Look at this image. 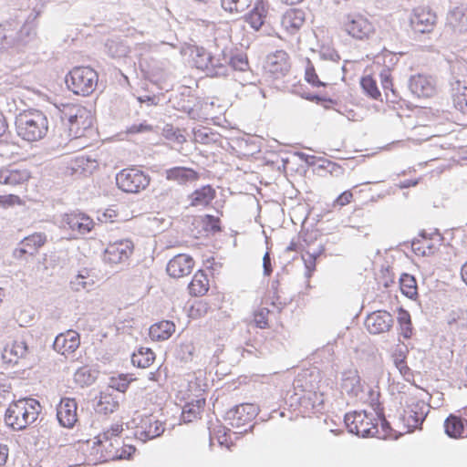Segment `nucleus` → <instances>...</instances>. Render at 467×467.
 Listing matches in <instances>:
<instances>
[{"label": "nucleus", "instance_id": "a211bd4d", "mask_svg": "<svg viewBox=\"0 0 467 467\" xmlns=\"http://www.w3.org/2000/svg\"><path fill=\"white\" fill-rule=\"evenodd\" d=\"M32 178L31 171L22 166H5L0 168V184L10 187L26 185Z\"/></svg>", "mask_w": 467, "mask_h": 467}, {"label": "nucleus", "instance_id": "3c124183", "mask_svg": "<svg viewBox=\"0 0 467 467\" xmlns=\"http://www.w3.org/2000/svg\"><path fill=\"white\" fill-rule=\"evenodd\" d=\"M72 287L75 290L86 289L94 285V280L90 278V275L88 270L78 274L70 282Z\"/></svg>", "mask_w": 467, "mask_h": 467}, {"label": "nucleus", "instance_id": "c03bdc74", "mask_svg": "<svg viewBox=\"0 0 467 467\" xmlns=\"http://www.w3.org/2000/svg\"><path fill=\"white\" fill-rule=\"evenodd\" d=\"M135 379L130 374H119L110 378L109 387L124 393L129 389L130 384Z\"/></svg>", "mask_w": 467, "mask_h": 467}, {"label": "nucleus", "instance_id": "4c0bfd02", "mask_svg": "<svg viewBox=\"0 0 467 467\" xmlns=\"http://www.w3.org/2000/svg\"><path fill=\"white\" fill-rule=\"evenodd\" d=\"M156 357L149 348H140L131 357L132 364L138 368H147L150 367Z\"/></svg>", "mask_w": 467, "mask_h": 467}, {"label": "nucleus", "instance_id": "680f3d73", "mask_svg": "<svg viewBox=\"0 0 467 467\" xmlns=\"http://www.w3.org/2000/svg\"><path fill=\"white\" fill-rule=\"evenodd\" d=\"M397 368L400 370V374L404 378V379L408 382L407 384H414L412 381L414 379V375L412 370L408 367L406 361L397 365Z\"/></svg>", "mask_w": 467, "mask_h": 467}, {"label": "nucleus", "instance_id": "ea45409f", "mask_svg": "<svg viewBox=\"0 0 467 467\" xmlns=\"http://www.w3.org/2000/svg\"><path fill=\"white\" fill-rule=\"evenodd\" d=\"M452 101L454 107L462 113L467 112V86L456 81L452 88Z\"/></svg>", "mask_w": 467, "mask_h": 467}, {"label": "nucleus", "instance_id": "2f4dec72", "mask_svg": "<svg viewBox=\"0 0 467 467\" xmlns=\"http://www.w3.org/2000/svg\"><path fill=\"white\" fill-rule=\"evenodd\" d=\"M439 242V238L428 237L426 234H421L412 241L411 249L418 256H430L437 250Z\"/></svg>", "mask_w": 467, "mask_h": 467}, {"label": "nucleus", "instance_id": "f3484780", "mask_svg": "<svg viewBox=\"0 0 467 467\" xmlns=\"http://www.w3.org/2000/svg\"><path fill=\"white\" fill-rule=\"evenodd\" d=\"M443 427L450 438H467V406L451 413L445 419Z\"/></svg>", "mask_w": 467, "mask_h": 467}, {"label": "nucleus", "instance_id": "412c9836", "mask_svg": "<svg viewBox=\"0 0 467 467\" xmlns=\"http://www.w3.org/2000/svg\"><path fill=\"white\" fill-rule=\"evenodd\" d=\"M264 68L273 78L283 77L290 69L289 56L285 51L278 50L267 57Z\"/></svg>", "mask_w": 467, "mask_h": 467}, {"label": "nucleus", "instance_id": "338daca9", "mask_svg": "<svg viewBox=\"0 0 467 467\" xmlns=\"http://www.w3.org/2000/svg\"><path fill=\"white\" fill-rule=\"evenodd\" d=\"M8 458V448L6 446L0 445V467H4Z\"/></svg>", "mask_w": 467, "mask_h": 467}, {"label": "nucleus", "instance_id": "c85d7f7f", "mask_svg": "<svg viewBox=\"0 0 467 467\" xmlns=\"http://www.w3.org/2000/svg\"><path fill=\"white\" fill-rule=\"evenodd\" d=\"M27 352L28 347L26 340L23 337H19L5 348L3 358L6 362L16 364L19 359L26 358Z\"/></svg>", "mask_w": 467, "mask_h": 467}, {"label": "nucleus", "instance_id": "6e6552de", "mask_svg": "<svg viewBox=\"0 0 467 467\" xmlns=\"http://www.w3.org/2000/svg\"><path fill=\"white\" fill-rule=\"evenodd\" d=\"M180 53L187 58L192 67L210 75H218L224 67L220 59L215 58L202 46L185 43L182 46Z\"/></svg>", "mask_w": 467, "mask_h": 467}, {"label": "nucleus", "instance_id": "6e6d98bb", "mask_svg": "<svg viewBox=\"0 0 467 467\" xmlns=\"http://www.w3.org/2000/svg\"><path fill=\"white\" fill-rule=\"evenodd\" d=\"M24 201L16 194L0 195V209H9L15 206L24 205Z\"/></svg>", "mask_w": 467, "mask_h": 467}, {"label": "nucleus", "instance_id": "39448f33", "mask_svg": "<svg viewBox=\"0 0 467 467\" xmlns=\"http://www.w3.org/2000/svg\"><path fill=\"white\" fill-rule=\"evenodd\" d=\"M370 404L377 417L363 411L347 413L345 423L349 432L360 437H373L378 433V422L383 416V408L379 400V392L370 391Z\"/></svg>", "mask_w": 467, "mask_h": 467}, {"label": "nucleus", "instance_id": "4be33fe9", "mask_svg": "<svg viewBox=\"0 0 467 467\" xmlns=\"http://www.w3.org/2000/svg\"><path fill=\"white\" fill-rule=\"evenodd\" d=\"M47 241L46 234L40 232L33 233L20 242L19 246L14 251V255L19 259H22L26 254L35 255L46 244Z\"/></svg>", "mask_w": 467, "mask_h": 467}, {"label": "nucleus", "instance_id": "f03ea898", "mask_svg": "<svg viewBox=\"0 0 467 467\" xmlns=\"http://www.w3.org/2000/svg\"><path fill=\"white\" fill-rule=\"evenodd\" d=\"M123 422H116L100 431L93 441L92 450L102 462L130 460L136 452V447L122 440Z\"/></svg>", "mask_w": 467, "mask_h": 467}, {"label": "nucleus", "instance_id": "69168bd1", "mask_svg": "<svg viewBox=\"0 0 467 467\" xmlns=\"http://www.w3.org/2000/svg\"><path fill=\"white\" fill-rule=\"evenodd\" d=\"M202 312H206V306L201 302L197 303L195 306H192L190 309V316L192 317H197L202 315Z\"/></svg>", "mask_w": 467, "mask_h": 467}, {"label": "nucleus", "instance_id": "5701e85b", "mask_svg": "<svg viewBox=\"0 0 467 467\" xmlns=\"http://www.w3.org/2000/svg\"><path fill=\"white\" fill-rule=\"evenodd\" d=\"M193 258L185 254H179L173 256L167 264V274L175 279L189 275L194 267Z\"/></svg>", "mask_w": 467, "mask_h": 467}, {"label": "nucleus", "instance_id": "5fc2aeb1", "mask_svg": "<svg viewBox=\"0 0 467 467\" xmlns=\"http://www.w3.org/2000/svg\"><path fill=\"white\" fill-rule=\"evenodd\" d=\"M229 64L234 70L239 71H245L249 67L248 58L244 53L234 54L230 57Z\"/></svg>", "mask_w": 467, "mask_h": 467}, {"label": "nucleus", "instance_id": "473e14b6", "mask_svg": "<svg viewBox=\"0 0 467 467\" xmlns=\"http://www.w3.org/2000/svg\"><path fill=\"white\" fill-rule=\"evenodd\" d=\"M210 289V280L203 270H198L188 285L189 294L192 296H203Z\"/></svg>", "mask_w": 467, "mask_h": 467}, {"label": "nucleus", "instance_id": "49530a36", "mask_svg": "<svg viewBox=\"0 0 467 467\" xmlns=\"http://www.w3.org/2000/svg\"><path fill=\"white\" fill-rule=\"evenodd\" d=\"M213 439L216 440L221 446H224L228 450L234 446V442L232 439V431L225 427H218L213 432Z\"/></svg>", "mask_w": 467, "mask_h": 467}, {"label": "nucleus", "instance_id": "774afa93", "mask_svg": "<svg viewBox=\"0 0 467 467\" xmlns=\"http://www.w3.org/2000/svg\"><path fill=\"white\" fill-rule=\"evenodd\" d=\"M207 138V133L204 130H198L194 131V140L198 142L204 143V139Z\"/></svg>", "mask_w": 467, "mask_h": 467}, {"label": "nucleus", "instance_id": "79ce46f5", "mask_svg": "<svg viewBox=\"0 0 467 467\" xmlns=\"http://www.w3.org/2000/svg\"><path fill=\"white\" fill-rule=\"evenodd\" d=\"M360 384V377L357 369H348L342 373L341 388L348 392L354 391L358 389Z\"/></svg>", "mask_w": 467, "mask_h": 467}, {"label": "nucleus", "instance_id": "e433bc0d", "mask_svg": "<svg viewBox=\"0 0 467 467\" xmlns=\"http://www.w3.org/2000/svg\"><path fill=\"white\" fill-rule=\"evenodd\" d=\"M400 289L402 295L410 299H417L418 284L416 278L409 274H402L400 277Z\"/></svg>", "mask_w": 467, "mask_h": 467}, {"label": "nucleus", "instance_id": "864d4df0", "mask_svg": "<svg viewBox=\"0 0 467 467\" xmlns=\"http://www.w3.org/2000/svg\"><path fill=\"white\" fill-rule=\"evenodd\" d=\"M270 311L266 307H262L254 311L252 323L258 328L265 329L268 327V316Z\"/></svg>", "mask_w": 467, "mask_h": 467}, {"label": "nucleus", "instance_id": "4d7b16f0", "mask_svg": "<svg viewBox=\"0 0 467 467\" xmlns=\"http://www.w3.org/2000/svg\"><path fill=\"white\" fill-rule=\"evenodd\" d=\"M163 135L167 140H170L178 144H182L186 141V137L181 130L174 129L171 125H167L163 129Z\"/></svg>", "mask_w": 467, "mask_h": 467}, {"label": "nucleus", "instance_id": "8fccbe9b", "mask_svg": "<svg viewBox=\"0 0 467 467\" xmlns=\"http://www.w3.org/2000/svg\"><path fill=\"white\" fill-rule=\"evenodd\" d=\"M305 80L314 88L327 87V83L321 81L317 74L314 65L311 61L307 60V65L305 70Z\"/></svg>", "mask_w": 467, "mask_h": 467}, {"label": "nucleus", "instance_id": "603ef678", "mask_svg": "<svg viewBox=\"0 0 467 467\" xmlns=\"http://www.w3.org/2000/svg\"><path fill=\"white\" fill-rule=\"evenodd\" d=\"M94 378L87 367L79 368L74 374V381L81 387L90 385Z\"/></svg>", "mask_w": 467, "mask_h": 467}, {"label": "nucleus", "instance_id": "7ed1b4c3", "mask_svg": "<svg viewBox=\"0 0 467 467\" xmlns=\"http://www.w3.org/2000/svg\"><path fill=\"white\" fill-rule=\"evenodd\" d=\"M175 400L182 405L181 420L184 423H191L202 419L206 407V394L197 379L182 384L175 394Z\"/></svg>", "mask_w": 467, "mask_h": 467}, {"label": "nucleus", "instance_id": "dca6fc26", "mask_svg": "<svg viewBox=\"0 0 467 467\" xmlns=\"http://www.w3.org/2000/svg\"><path fill=\"white\" fill-rule=\"evenodd\" d=\"M437 16L430 8L419 6L413 9L410 25L415 33H431L436 25Z\"/></svg>", "mask_w": 467, "mask_h": 467}, {"label": "nucleus", "instance_id": "bb28decb", "mask_svg": "<svg viewBox=\"0 0 467 467\" xmlns=\"http://www.w3.org/2000/svg\"><path fill=\"white\" fill-rule=\"evenodd\" d=\"M99 162L97 160L88 156L79 155L72 158L67 166L70 174L87 175L91 174L98 170Z\"/></svg>", "mask_w": 467, "mask_h": 467}, {"label": "nucleus", "instance_id": "37998d69", "mask_svg": "<svg viewBox=\"0 0 467 467\" xmlns=\"http://www.w3.org/2000/svg\"><path fill=\"white\" fill-rule=\"evenodd\" d=\"M360 85L363 91L373 99H379L381 97V93L378 88L376 79L370 76L367 75L361 78Z\"/></svg>", "mask_w": 467, "mask_h": 467}, {"label": "nucleus", "instance_id": "a19ab883", "mask_svg": "<svg viewBox=\"0 0 467 467\" xmlns=\"http://www.w3.org/2000/svg\"><path fill=\"white\" fill-rule=\"evenodd\" d=\"M119 404L117 398L107 391L100 394L97 404V410L99 413L108 414L118 410Z\"/></svg>", "mask_w": 467, "mask_h": 467}, {"label": "nucleus", "instance_id": "c756f323", "mask_svg": "<svg viewBox=\"0 0 467 467\" xmlns=\"http://www.w3.org/2000/svg\"><path fill=\"white\" fill-rule=\"evenodd\" d=\"M216 197V191L211 185H203L189 195L190 206L208 207Z\"/></svg>", "mask_w": 467, "mask_h": 467}, {"label": "nucleus", "instance_id": "72a5a7b5", "mask_svg": "<svg viewBox=\"0 0 467 467\" xmlns=\"http://www.w3.org/2000/svg\"><path fill=\"white\" fill-rule=\"evenodd\" d=\"M448 26L458 33L467 31V7L457 6L448 16Z\"/></svg>", "mask_w": 467, "mask_h": 467}, {"label": "nucleus", "instance_id": "09e8293b", "mask_svg": "<svg viewBox=\"0 0 467 467\" xmlns=\"http://www.w3.org/2000/svg\"><path fill=\"white\" fill-rule=\"evenodd\" d=\"M202 229L206 233L215 234L221 232V220L219 217L205 214L201 217Z\"/></svg>", "mask_w": 467, "mask_h": 467}, {"label": "nucleus", "instance_id": "423d86ee", "mask_svg": "<svg viewBox=\"0 0 467 467\" xmlns=\"http://www.w3.org/2000/svg\"><path fill=\"white\" fill-rule=\"evenodd\" d=\"M41 410L40 402L34 398L13 400L5 413V424L15 431L26 430L36 421Z\"/></svg>", "mask_w": 467, "mask_h": 467}, {"label": "nucleus", "instance_id": "6ab92c4d", "mask_svg": "<svg viewBox=\"0 0 467 467\" xmlns=\"http://www.w3.org/2000/svg\"><path fill=\"white\" fill-rule=\"evenodd\" d=\"M410 91L421 99L432 98L437 92V83L432 76L417 74L410 79Z\"/></svg>", "mask_w": 467, "mask_h": 467}, {"label": "nucleus", "instance_id": "4468645a", "mask_svg": "<svg viewBox=\"0 0 467 467\" xmlns=\"http://www.w3.org/2000/svg\"><path fill=\"white\" fill-rule=\"evenodd\" d=\"M134 251V244L130 239H121L109 243L103 253L104 263L115 265L129 260Z\"/></svg>", "mask_w": 467, "mask_h": 467}, {"label": "nucleus", "instance_id": "a878e982", "mask_svg": "<svg viewBox=\"0 0 467 467\" xmlns=\"http://www.w3.org/2000/svg\"><path fill=\"white\" fill-rule=\"evenodd\" d=\"M165 178L167 181L185 185L197 182L200 179V174L192 168L176 166L165 171Z\"/></svg>", "mask_w": 467, "mask_h": 467}, {"label": "nucleus", "instance_id": "f257e3e1", "mask_svg": "<svg viewBox=\"0 0 467 467\" xmlns=\"http://www.w3.org/2000/svg\"><path fill=\"white\" fill-rule=\"evenodd\" d=\"M391 392L403 407L398 418L400 431L408 433L420 428L428 414L426 391L416 384L394 382Z\"/></svg>", "mask_w": 467, "mask_h": 467}, {"label": "nucleus", "instance_id": "aec40b11", "mask_svg": "<svg viewBox=\"0 0 467 467\" xmlns=\"http://www.w3.org/2000/svg\"><path fill=\"white\" fill-rule=\"evenodd\" d=\"M79 346L80 336L77 331L72 329L57 335L53 344L54 349L65 357L74 355Z\"/></svg>", "mask_w": 467, "mask_h": 467}, {"label": "nucleus", "instance_id": "052dcab7", "mask_svg": "<svg viewBox=\"0 0 467 467\" xmlns=\"http://www.w3.org/2000/svg\"><path fill=\"white\" fill-rule=\"evenodd\" d=\"M303 260L306 268V275L310 277L316 270L317 256L312 254L303 255Z\"/></svg>", "mask_w": 467, "mask_h": 467}, {"label": "nucleus", "instance_id": "0e129e2a", "mask_svg": "<svg viewBox=\"0 0 467 467\" xmlns=\"http://www.w3.org/2000/svg\"><path fill=\"white\" fill-rule=\"evenodd\" d=\"M263 267H264V274H265V275L269 276L272 274V272H273L269 252H266L264 254V257H263Z\"/></svg>", "mask_w": 467, "mask_h": 467}, {"label": "nucleus", "instance_id": "393cba45", "mask_svg": "<svg viewBox=\"0 0 467 467\" xmlns=\"http://www.w3.org/2000/svg\"><path fill=\"white\" fill-rule=\"evenodd\" d=\"M392 325V316L385 310L372 312L365 320L368 331L374 335L389 332Z\"/></svg>", "mask_w": 467, "mask_h": 467}, {"label": "nucleus", "instance_id": "cd10ccee", "mask_svg": "<svg viewBox=\"0 0 467 467\" xmlns=\"http://www.w3.org/2000/svg\"><path fill=\"white\" fill-rule=\"evenodd\" d=\"M132 217V213L125 203L112 204L106 208L99 218L102 223L126 222Z\"/></svg>", "mask_w": 467, "mask_h": 467}, {"label": "nucleus", "instance_id": "f704fd0d", "mask_svg": "<svg viewBox=\"0 0 467 467\" xmlns=\"http://www.w3.org/2000/svg\"><path fill=\"white\" fill-rule=\"evenodd\" d=\"M175 331V325L169 320H162L150 326V337L152 340L162 341L170 338Z\"/></svg>", "mask_w": 467, "mask_h": 467}, {"label": "nucleus", "instance_id": "b1692460", "mask_svg": "<svg viewBox=\"0 0 467 467\" xmlns=\"http://www.w3.org/2000/svg\"><path fill=\"white\" fill-rule=\"evenodd\" d=\"M57 418L61 426L71 429L78 421V404L75 399L62 398L57 407Z\"/></svg>", "mask_w": 467, "mask_h": 467}, {"label": "nucleus", "instance_id": "0eeeda50", "mask_svg": "<svg viewBox=\"0 0 467 467\" xmlns=\"http://www.w3.org/2000/svg\"><path fill=\"white\" fill-rule=\"evenodd\" d=\"M15 126L19 138L28 142H35L47 135L48 120L39 110H24L16 116Z\"/></svg>", "mask_w": 467, "mask_h": 467}, {"label": "nucleus", "instance_id": "bf43d9fd", "mask_svg": "<svg viewBox=\"0 0 467 467\" xmlns=\"http://www.w3.org/2000/svg\"><path fill=\"white\" fill-rule=\"evenodd\" d=\"M380 80L382 88L385 91L386 96L388 97V90L391 91L393 95H395V90L393 88V82L390 77V74L388 70H385L380 74Z\"/></svg>", "mask_w": 467, "mask_h": 467}, {"label": "nucleus", "instance_id": "c9c22d12", "mask_svg": "<svg viewBox=\"0 0 467 467\" xmlns=\"http://www.w3.org/2000/svg\"><path fill=\"white\" fill-rule=\"evenodd\" d=\"M140 429V437L148 440L159 437L164 431L162 422L150 417L142 420Z\"/></svg>", "mask_w": 467, "mask_h": 467}, {"label": "nucleus", "instance_id": "2eb2a0df", "mask_svg": "<svg viewBox=\"0 0 467 467\" xmlns=\"http://www.w3.org/2000/svg\"><path fill=\"white\" fill-rule=\"evenodd\" d=\"M306 21V14L302 8L287 9L281 16L280 29L285 36H295L300 34Z\"/></svg>", "mask_w": 467, "mask_h": 467}, {"label": "nucleus", "instance_id": "9d476101", "mask_svg": "<svg viewBox=\"0 0 467 467\" xmlns=\"http://www.w3.org/2000/svg\"><path fill=\"white\" fill-rule=\"evenodd\" d=\"M150 182V176L134 166L122 169L116 175L117 186L128 193L140 192L149 186Z\"/></svg>", "mask_w": 467, "mask_h": 467}, {"label": "nucleus", "instance_id": "e2e57ef3", "mask_svg": "<svg viewBox=\"0 0 467 467\" xmlns=\"http://www.w3.org/2000/svg\"><path fill=\"white\" fill-rule=\"evenodd\" d=\"M406 354H407V348L405 346H402V347L398 346V348L395 349V351L392 354V358H393L395 366L405 362Z\"/></svg>", "mask_w": 467, "mask_h": 467}, {"label": "nucleus", "instance_id": "a18cd8bd", "mask_svg": "<svg viewBox=\"0 0 467 467\" xmlns=\"http://www.w3.org/2000/svg\"><path fill=\"white\" fill-rule=\"evenodd\" d=\"M398 323L400 329V334L405 338H410L412 335V327L410 315L408 311L400 308L398 314Z\"/></svg>", "mask_w": 467, "mask_h": 467}, {"label": "nucleus", "instance_id": "20e7f679", "mask_svg": "<svg viewBox=\"0 0 467 467\" xmlns=\"http://www.w3.org/2000/svg\"><path fill=\"white\" fill-rule=\"evenodd\" d=\"M58 109L61 119L67 121L68 136L71 139L87 138L94 133L95 117L86 107L69 103L61 104Z\"/></svg>", "mask_w": 467, "mask_h": 467}, {"label": "nucleus", "instance_id": "1a4fd4ad", "mask_svg": "<svg viewBox=\"0 0 467 467\" xmlns=\"http://www.w3.org/2000/svg\"><path fill=\"white\" fill-rule=\"evenodd\" d=\"M98 83V72L88 66L75 67L66 77L68 89L76 95H90L96 89Z\"/></svg>", "mask_w": 467, "mask_h": 467}, {"label": "nucleus", "instance_id": "ddd939ff", "mask_svg": "<svg viewBox=\"0 0 467 467\" xmlns=\"http://www.w3.org/2000/svg\"><path fill=\"white\" fill-rule=\"evenodd\" d=\"M95 222L84 213H65L60 220V228L70 233L71 238L86 234L93 230Z\"/></svg>", "mask_w": 467, "mask_h": 467}, {"label": "nucleus", "instance_id": "13d9d810", "mask_svg": "<svg viewBox=\"0 0 467 467\" xmlns=\"http://www.w3.org/2000/svg\"><path fill=\"white\" fill-rule=\"evenodd\" d=\"M353 193L350 190H347L340 193L333 202L334 207H343L349 204L353 201Z\"/></svg>", "mask_w": 467, "mask_h": 467}, {"label": "nucleus", "instance_id": "f8f14e48", "mask_svg": "<svg viewBox=\"0 0 467 467\" xmlns=\"http://www.w3.org/2000/svg\"><path fill=\"white\" fill-rule=\"evenodd\" d=\"M257 413L255 405L244 403L231 409L226 414V420L229 425L236 430V433H244L252 427V421Z\"/></svg>", "mask_w": 467, "mask_h": 467}, {"label": "nucleus", "instance_id": "de8ad7c7", "mask_svg": "<svg viewBox=\"0 0 467 467\" xmlns=\"http://www.w3.org/2000/svg\"><path fill=\"white\" fill-rule=\"evenodd\" d=\"M222 7L229 13H242L252 4L253 0H221Z\"/></svg>", "mask_w": 467, "mask_h": 467}, {"label": "nucleus", "instance_id": "9b49d317", "mask_svg": "<svg viewBox=\"0 0 467 467\" xmlns=\"http://www.w3.org/2000/svg\"><path fill=\"white\" fill-rule=\"evenodd\" d=\"M342 27L348 36L358 40L369 39L376 32L374 23L359 13L346 16Z\"/></svg>", "mask_w": 467, "mask_h": 467}, {"label": "nucleus", "instance_id": "58836bf2", "mask_svg": "<svg viewBox=\"0 0 467 467\" xmlns=\"http://www.w3.org/2000/svg\"><path fill=\"white\" fill-rule=\"evenodd\" d=\"M267 16V9L264 4L259 3L254 5L253 10L246 16V22L254 30H259L265 23Z\"/></svg>", "mask_w": 467, "mask_h": 467}, {"label": "nucleus", "instance_id": "7c9ffc66", "mask_svg": "<svg viewBox=\"0 0 467 467\" xmlns=\"http://www.w3.org/2000/svg\"><path fill=\"white\" fill-rule=\"evenodd\" d=\"M326 394L322 391H308L301 399V407L306 413H319L325 409Z\"/></svg>", "mask_w": 467, "mask_h": 467}]
</instances>
